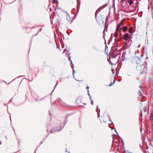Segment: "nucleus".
Listing matches in <instances>:
<instances>
[{"label": "nucleus", "instance_id": "nucleus-20", "mask_svg": "<svg viewBox=\"0 0 153 153\" xmlns=\"http://www.w3.org/2000/svg\"><path fill=\"white\" fill-rule=\"evenodd\" d=\"M57 84H58V82H57V83H56V85L55 87L56 86V85H57Z\"/></svg>", "mask_w": 153, "mask_h": 153}, {"label": "nucleus", "instance_id": "nucleus-15", "mask_svg": "<svg viewBox=\"0 0 153 153\" xmlns=\"http://www.w3.org/2000/svg\"><path fill=\"white\" fill-rule=\"evenodd\" d=\"M145 111H146V108H145Z\"/></svg>", "mask_w": 153, "mask_h": 153}, {"label": "nucleus", "instance_id": "nucleus-11", "mask_svg": "<svg viewBox=\"0 0 153 153\" xmlns=\"http://www.w3.org/2000/svg\"><path fill=\"white\" fill-rule=\"evenodd\" d=\"M91 104L92 105H93V102L92 101H91Z\"/></svg>", "mask_w": 153, "mask_h": 153}, {"label": "nucleus", "instance_id": "nucleus-9", "mask_svg": "<svg viewBox=\"0 0 153 153\" xmlns=\"http://www.w3.org/2000/svg\"><path fill=\"white\" fill-rule=\"evenodd\" d=\"M150 119L151 120H153V116L152 115H151L150 116Z\"/></svg>", "mask_w": 153, "mask_h": 153}, {"label": "nucleus", "instance_id": "nucleus-14", "mask_svg": "<svg viewBox=\"0 0 153 153\" xmlns=\"http://www.w3.org/2000/svg\"><path fill=\"white\" fill-rule=\"evenodd\" d=\"M126 0H122V1L123 2H124V1H126Z\"/></svg>", "mask_w": 153, "mask_h": 153}, {"label": "nucleus", "instance_id": "nucleus-22", "mask_svg": "<svg viewBox=\"0 0 153 153\" xmlns=\"http://www.w3.org/2000/svg\"><path fill=\"white\" fill-rule=\"evenodd\" d=\"M140 88H141V85H140Z\"/></svg>", "mask_w": 153, "mask_h": 153}, {"label": "nucleus", "instance_id": "nucleus-1", "mask_svg": "<svg viewBox=\"0 0 153 153\" xmlns=\"http://www.w3.org/2000/svg\"><path fill=\"white\" fill-rule=\"evenodd\" d=\"M131 40H129L128 41H125L123 46V48L124 49L128 48L131 45Z\"/></svg>", "mask_w": 153, "mask_h": 153}, {"label": "nucleus", "instance_id": "nucleus-12", "mask_svg": "<svg viewBox=\"0 0 153 153\" xmlns=\"http://www.w3.org/2000/svg\"><path fill=\"white\" fill-rule=\"evenodd\" d=\"M88 94L89 96L90 97V99L91 100V97H90V94H89L88 93Z\"/></svg>", "mask_w": 153, "mask_h": 153}, {"label": "nucleus", "instance_id": "nucleus-17", "mask_svg": "<svg viewBox=\"0 0 153 153\" xmlns=\"http://www.w3.org/2000/svg\"><path fill=\"white\" fill-rule=\"evenodd\" d=\"M62 102V101L61 100H59V102Z\"/></svg>", "mask_w": 153, "mask_h": 153}, {"label": "nucleus", "instance_id": "nucleus-6", "mask_svg": "<svg viewBox=\"0 0 153 153\" xmlns=\"http://www.w3.org/2000/svg\"><path fill=\"white\" fill-rule=\"evenodd\" d=\"M128 28L127 27L125 26L123 27V31L124 32H125L126 31V30Z\"/></svg>", "mask_w": 153, "mask_h": 153}, {"label": "nucleus", "instance_id": "nucleus-5", "mask_svg": "<svg viewBox=\"0 0 153 153\" xmlns=\"http://www.w3.org/2000/svg\"><path fill=\"white\" fill-rule=\"evenodd\" d=\"M122 25V24L121 23H120L117 25V28H116V30H118L120 28V27Z\"/></svg>", "mask_w": 153, "mask_h": 153}, {"label": "nucleus", "instance_id": "nucleus-3", "mask_svg": "<svg viewBox=\"0 0 153 153\" xmlns=\"http://www.w3.org/2000/svg\"><path fill=\"white\" fill-rule=\"evenodd\" d=\"M64 127V125H62V126H57L56 128V131H58L61 130Z\"/></svg>", "mask_w": 153, "mask_h": 153}, {"label": "nucleus", "instance_id": "nucleus-7", "mask_svg": "<svg viewBox=\"0 0 153 153\" xmlns=\"http://www.w3.org/2000/svg\"><path fill=\"white\" fill-rule=\"evenodd\" d=\"M128 2L130 5H131L133 3V1L131 0H129L128 1Z\"/></svg>", "mask_w": 153, "mask_h": 153}, {"label": "nucleus", "instance_id": "nucleus-2", "mask_svg": "<svg viewBox=\"0 0 153 153\" xmlns=\"http://www.w3.org/2000/svg\"><path fill=\"white\" fill-rule=\"evenodd\" d=\"M124 39V40L126 41H127L129 37V35L128 33H125L123 35Z\"/></svg>", "mask_w": 153, "mask_h": 153}, {"label": "nucleus", "instance_id": "nucleus-8", "mask_svg": "<svg viewBox=\"0 0 153 153\" xmlns=\"http://www.w3.org/2000/svg\"><path fill=\"white\" fill-rule=\"evenodd\" d=\"M118 35V33L117 32H115L114 34V37H116Z\"/></svg>", "mask_w": 153, "mask_h": 153}, {"label": "nucleus", "instance_id": "nucleus-10", "mask_svg": "<svg viewBox=\"0 0 153 153\" xmlns=\"http://www.w3.org/2000/svg\"><path fill=\"white\" fill-rule=\"evenodd\" d=\"M56 2L57 3L58 2V1L57 0H54L53 2Z\"/></svg>", "mask_w": 153, "mask_h": 153}, {"label": "nucleus", "instance_id": "nucleus-19", "mask_svg": "<svg viewBox=\"0 0 153 153\" xmlns=\"http://www.w3.org/2000/svg\"><path fill=\"white\" fill-rule=\"evenodd\" d=\"M72 66L73 67V68H74V65L73 64H72Z\"/></svg>", "mask_w": 153, "mask_h": 153}, {"label": "nucleus", "instance_id": "nucleus-18", "mask_svg": "<svg viewBox=\"0 0 153 153\" xmlns=\"http://www.w3.org/2000/svg\"><path fill=\"white\" fill-rule=\"evenodd\" d=\"M60 104L61 105H63L62 104V103H60Z\"/></svg>", "mask_w": 153, "mask_h": 153}, {"label": "nucleus", "instance_id": "nucleus-21", "mask_svg": "<svg viewBox=\"0 0 153 153\" xmlns=\"http://www.w3.org/2000/svg\"><path fill=\"white\" fill-rule=\"evenodd\" d=\"M111 85H112V84H111L110 85H109V86H111Z\"/></svg>", "mask_w": 153, "mask_h": 153}, {"label": "nucleus", "instance_id": "nucleus-13", "mask_svg": "<svg viewBox=\"0 0 153 153\" xmlns=\"http://www.w3.org/2000/svg\"><path fill=\"white\" fill-rule=\"evenodd\" d=\"M129 33H131V30H130L129 31Z\"/></svg>", "mask_w": 153, "mask_h": 153}, {"label": "nucleus", "instance_id": "nucleus-25", "mask_svg": "<svg viewBox=\"0 0 153 153\" xmlns=\"http://www.w3.org/2000/svg\"><path fill=\"white\" fill-rule=\"evenodd\" d=\"M68 153H70V152H68Z\"/></svg>", "mask_w": 153, "mask_h": 153}, {"label": "nucleus", "instance_id": "nucleus-4", "mask_svg": "<svg viewBox=\"0 0 153 153\" xmlns=\"http://www.w3.org/2000/svg\"><path fill=\"white\" fill-rule=\"evenodd\" d=\"M75 7L73 8V10H75L77 12L79 10L78 8V4L77 2L75 4Z\"/></svg>", "mask_w": 153, "mask_h": 153}, {"label": "nucleus", "instance_id": "nucleus-16", "mask_svg": "<svg viewBox=\"0 0 153 153\" xmlns=\"http://www.w3.org/2000/svg\"><path fill=\"white\" fill-rule=\"evenodd\" d=\"M140 45L139 44L138 45V48L139 47H140Z\"/></svg>", "mask_w": 153, "mask_h": 153}, {"label": "nucleus", "instance_id": "nucleus-23", "mask_svg": "<svg viewBox=\"0 0 153 153\" xmlns=\"http://www.w3.org/2000/svg\"><path fill=\"white\" fill-rule=\"evenodd\" d=\"M139 92L140 93V91H139Z\"/></svg>", "mask_w": 153, "mask_h": 153}, {"label": "nucleus", "instance_id": "nucleus-24", "mask_svg": "<svg viewBox=\"0 0 153 153\" xmlns=\"http://www.w3.org/2000/svg\"><path fill=\"white\" fill-rule=\"evenodd\" d=\"M84 104L85 105V103H84Z\"/></svg>", "mask_w": 153, "mask_h": 153}]
</instances>
